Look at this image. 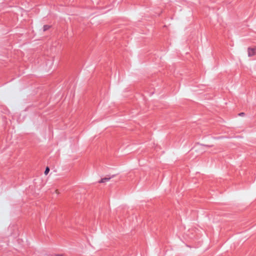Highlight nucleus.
Segmentation results:
<instances>
[{"mask_svg":"<svg viewBox=\"0 0 256 256\" xmlns=\"http://www.w3.org/2000/svg\"><path fill=\"white\" fill-rule=\"evenodd\" d=\"M109 180H110V178H102L100 180L99 182L104 183V182H105Z\"/></svg>","mask_w":256,"mask_h":256,"instance_id":"nucleus-2","label":"nucleus"},{"mask_svg":"<svg viewBox=\"0 0 256 256\" xmlns=\"http://www.w3.org/2000/svg\"><path fill=\"white\" fill-rule=\"evenodd\" d=\"M244 113H243V112L240 113V114H239V115H240V116H244Z\"/></svg>","mask_w":256,"mask_h":256,"instance_id":"nucleus-6","label":"nucleus"},{"mask_svg":"<svg viewBox=\"0 0 256 256\" xmlns=\"http://www.w3.org/2000/svg\"><path fill=\"white\" fill-rule=\"evenodd\" d=\"M256 52V49L255 48H249L248 50V56H254Z\"/></svg>","mask_w":256,"mask_h":256,"instance_id":"nucleus-1","label":"nucleus"},{"mask_svg":"<svg viewBox=\"0 0 256 256\" xmlns=\"http://www.w3.org/2000/svg\"><path fill=\"white\" fill-rule=\"evenodd\" d=\"M50 28V26L49 25H44L43 27L44 31H46L48 30Z\"/></svg>","mask_w":256,"mask_h":256,"instance_id":"nucleus-3","label":"nucleus"},{"mask_svg":"<svg viewBox=\"0 0 256 256\" xmlns=\"http://www.w3.org/2000/svg\"><path fill=\"white\" fill-rule=\"evenodd\" d=\"M62 256V255H60V256Z\"/></svg>","mask_w":256,"mask_h":256,"instance_id":"nucleus-7","label":"nucleus"},{"mask_svg":"<svg viewBox=\"0 0 256 256\" xmlns=\"http://www.w3.org/2000/svg\"><path fill=\"white\" fill-rule=\"evenodd\" d=\"M49 172H50V169L48 167H47L45 170L44 174L46 175L48 174Z\"/></svg>","mask_w":256,"mask_h":256,"instance_id":"nucleus-4","label":"nucleus"},{"mask_svg":"<svg viewBox=\"0 0 256 256\" xmlns=\"http://www.w3.org/2000/svg\"><path fill=\"white\" fill-rule=\"evenodd\" d=\"M55 192H56V194H60V192H59V191H58V190H55Z\"/></svg>","mask_w":256,"mask_h":256,"instance_id":"nucleus-5","label":"nucleus"}]
</instances>
